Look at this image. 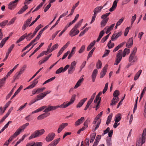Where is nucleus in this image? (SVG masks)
<instances>
[{
    "instance_id": "obj_54",
    "label": "nucleus",
    "mask_w": 146,
    "mask_h": 146,
    "mask_svg": "<svg viewBox=\"0 0 146 146\" xmlns=\"http://www.w3.org/2000/svg\"><path fill=\"white\" fill-rule=\"evenodd\" d=\"M8 22V20L4 21H3L2 23H0V25L3 28Z\"/></svg>"
},
{
    "instance_id": "obj_6",
    "label": "nucleus",
    "mask_w": 146,
    "mask_h": 146,
    "mask_svg": "<svg viewBox=\"0 0 146 146\" xmlns=\"http://www.w3.org/2000/svg\"><path fill=\"white\" fill-rule=\"evenodd\" d=\"M19 0H15V1L11 2L9 4L8 8L9 9L13 10L16 7Z\"/></svg>"
},
{
    "instance_id": "obj_25",
    "label": "nucleus",
    "mask_w": 146,
    "mask_h": 146,
    "mask_svg": "<svg viewBox=\"0 0 146 146\" xmlns=\"http://www.w3.org/2000/svg\"><path fill=\"white\" fill-rule=\"evenodd\" d=\"M44 97H45L42 93L36 96L37 99L35 100V101H37L42 99Z\"/></svg>"
},
{
    "instance_id": "obj_3",
    "label": "nucleus",
    "mask_w": 146,
    "mask_h": 146,
    "mask_svg": "<svg viewBox=\"0 0 146 146\" xmlns=\"http://www.w3.org/2000/svg\"><path fill=\"white\" fill-rule=\"evenodd\" d=\"M76 95L73 94L72 95L70 101L68 102H64L60 106H56L57 108H65L68 106L72 104L75 100Z\"/></svg>"
},
{
    "instance_id": "obj_7",
    "label": "nucleus",
    "mask_w": 146,
    "mask_h": 146,
    "mask_svg": "<svg viewBox=\"0 0 146 146\" xmlns=\"http://www.w3.org/2000/svg\"><path fill=\"white\" fill-rule=\"evenodd\" d=\"M55 135L54 133H49L48 135L46 137L45 140L46 141L49 142L52 140L55 137Z\"/></svg>"
},
{
    "instance_id": "obj_53",
    "label": "nucleus",
    "mask_w": 146,
    "mask_h": 146,
    "mask_svg": "<svg viewBox=\"0 0 146 146\" xmlns=\"http://www.w3.org/2000/svg\"><path fill=\"white\" fill-rule=\"evenodd\" d=\"M110 13L109 12L103 15L101 17V18L102 19H107V17L108 16Z\"/></svg>"
},
{
    "instance_id": "obj_8",
    "label": "nucleus",
    "mask_w": 146,
    "mask_h": 146,
    "mask_svg": "<svg viewBox=\"0 0 146 146\" xmlns=\"http://www.w3.org/2000/svg\"><path fill=\"white\" fill-rule=\"evenodd\" d=\"M70 65L68 64L66 65L64 68L63 67H61L57 70L56 72V74H58L61 73V72H63L65 71L69 67Z\"/></svg>"
},
{
    "instance_id": "obj_40",
    "label": "nucleus",
    "mask_w": 146,
    "mask_h": 146,
    "mask_svg": "<svg viewBox=\"0 0 146 146\" xmlns=\"http://www.w3.org/2000/svg\"><path fill=\"white\" fill-rule=\"evenodd\" d=\"M114 44L113 43H111V40H110L108 44V46L109 48H111L113 47Z\"/></svg>"
},
{
    "instance_id": "obj_52",
    "label": "nucleus",
    "mask_w": 146,
    "mask_h": 146,
    "mask_svg": "<svg viewBox=\"0 0 146 146\" xmlns=\"http://www.w3.org/2000/svg\"><path fill=\"white\" fill-rule=\"evenodd\" d=\"M75 69L70 67L68 70V73L69 74H72L74 71Z\"/></svg>"
},
{
    "instance_id": "obj_5",
    "label": "nucleus",
    "mask_w": 146,
    "mask_h": 146,
    "mask_svg": "<svg viewBox=\"0 0 146 146\" xmlns=\"http://www.w3.org/2000/svg\"><path fill=\"white\" fill-rule=\"evenodd\" d=\"M45 131L44 129H41L40 130H37L35 131L29 137V139L38 137L42 135Z\"/></svg>"
},
{
    "instance_id": "obj_48",
    "label": "nucleus",
    "mask_w": 146,
    "mask_h": 146,
    "mask_svg": "<svg viewBox=\"0 0 146 146\" xmlns=\"http://www.w3.org/2000/svg\"><path fill=\"white\" fill-rule=\"evenodd\" d=\"M112 116L111 115H109L108 117L107 120L106 122V124L107 125H108L110 122L111 118H112Z\"/></svg>"
},
{
    "instance_id": "obj_56",
    "label": "nucleus",
    "mask_w": 146,
    "mask_h": 146,
    "mask_svg": "<svg viewBox=\"0 0 146 146\" xmlns=\"http://www.w3.org/2000/svg\"><path fill=\"white\" fill-rule=\"evenodd\" d=\"M102 64L100 60H98L96 64V67L98 68H100L102 67Z\"/></svg>"
},
{
    "instance_id": "obj_51",
    "label": "nucleus",
    "mask_w": 146,
    "mask_h": 146,
    "mask_svg": "<svg viewBox=\"0 0 146 146\" xmlns=\"http://www.w3.org/2000/svg\"><path fill=\"white\" fill-rule=\"evenodd\" d=\"M25 35H23L16 42V43H19L20 42L23 40L25 37V35Z\"/></svg>"
},
{
    "instance_id": "obj_46",
    "label": "nucleus",
    "mask_w": 146,
    "mask_h": 146,
    "mask_svg": "<svg viewBox=\"0 0 146 146\" xmlns=\"http://www.w3.org/2000/svg\"><path fill=\"white\" fill-rule=\"evenodd\" d=\"M110 33L108 34L107 36L103 37L101 40V42L102 43L104 42L108 38Z\"/></svg>"
},
{
    "instance_id": "obj_10",
    "label": "nucleus",
    "mask_w": 146,
    "mask_h": 146,
    "mask_svg": "<svg viewBox=\"0 0 146 146\" xmlns=\"http://www.w3.org/2000/svg\"><path fill=\"white\" fill-rule=\"evenodd\" d=\"M122 34V32L121 31L118 32L117 33H114L111 36V40L112 41L115 40L118 37L121 35Z\"/></svg>"
},
{
    "instance_id": "obj_23",
    "label": "nucleus",
    "mask_w": 146,
    "mask_h": 146,
    "mask_svg": "<svg viewBox=\"0 0 146 146\" xmlns=\"http://www.w3.org/2000/svg\"><path fill=\"white\" fill-rule=\"evenodd\" d=\"M79 1H78L77 2V3L75 4V5H74L73 7H72V8L71 9V11L70 12V13L69 15L68 16H69L70 15H72L74 12V10L78 6V5H79Z\"/></svg>"
},
{
    "instance_id": "obj_29",
    "label": "nucleus",
    "mask_w": 146,
    "mask_h": 146,
    "mask_svg": "<svg viewBox=\"0 0 146 146\" xmlns=\"http://www.w3.org/2000/svg\"><path fill=\"white\" fill-rule=\"evenodd\" d=\"M106 142L107 146H112L111 139V138L107 137Z\"/></svg>"
},
{
    "instance_id": "obj_18",
    "label": "nucleus",
    "mask_w": 146,
    "mask_h": 146,
    "mask_svg": "<svg viewBox=\"0 0 146 146\" xmlns=\"http://www.w3.org/2000/svg\"><path fill=\"white\" fill-rule=\"evenodd\" d=\"M84 120V117H82L80 119H78L77 121L75 122V126H76L79 125L83 123Z\"/></svg>"
},
{
    "instance_id": "obj_39",
    "label": "nucleus",
    "mask_w": 146,
    "mask_h": 146,
    "mask_svg": "<svg viewBox=\"0 0 146 146\" xmlns=\"http://www.w3.org/2000/svg\"><path fill=\"white\" fill-rule=\"evenodd\" d=\"M100 121H98L96 125H94L93 126V127H94V129L93 130V131H95L98 129V128L99 127V125H100Z\"/></svg>"
},
{
    "instance_id": "obj_60",
    "label": "nucleus",
    "mask_w": 146,
    "mask_h": 146,
    "mask_svg": "<svg viewBox=\"0 0 146 146\" xmlns=\"http://www.w3.org/2000/svg\"><path fill=\"white\" fill-rule=\"evenodd\" d=\"M77 62L75 61H73L70 64V67L73 68H74L75 69L76 66V64Z\"/></svg>"
},
{
    "instance_id": "obj_35",
    "label": "nucleus",
    "mask_w": 146,
    "mask_h": 146,
    "mask_svg": "<svg viewBox=\"0 0 146 146\" xmlns=\"http://www.w3.org/2000/svg\"><path fill=\"white\" fill-rule=\"evenodd\" d=\"M101 98L98 96H96V98L95 99L94 102L95 103L100 104L101 100Z\"/></svg>"
},
{
    "instance_id": "obj_32",
    "label": "nucleus",
    "mask_w": 146,
    "mask_h": 146,
    "mask_svg": "<svg viewBox=\"0 0 146 146\" xmlns=\"http://www.w3.org/2000/svg\"><path fill=\"white\" fill-rule=\"evenodd\" d=\"M95 43V40H94L92 42L88 47L87 48V51L90 50L94 46Z\"/></svg>"
},
{
    "instance_id": "obj_9",
    "label": "nucleus",
    "mask_w": 146,
    "mask_h": 146,
    "mask_svg": "<svg viewBox=\"0 0 146 146\" xmlns=\"http://www.w3.org/2000/svg\"><path fill=\"white\" fill-rule=\"evenodd\" d=\"M79 33L78 30L73 28L70 32L69 35L71 36L72 37L77 35Z\"/></svg>"
},
{
    "instance_id": "obj_41",
    "label": "nucleus",
    "mask_w": 146,
    "mask_h": 146,
    "mask_svg": "<svg viewBox=\"0 0 146 146\" xmlns=\"http://www.w3.org/2000/svg\"><path fill=\"white\" fill-rule=\"evenodd\" d=\"M115 25V24H112L110 27H106L104 29V30H106L107 29L109 30L110 31H111V30L113 28L114 26Z\"/></svg>"
},
{
    "instance_id": "obj_57",
    "label": "nucleus",
    "mask_w": 146,
    "mask_h": 146,
    "mask_svg": "<svg viewBox=\"0 0 146 146\" xmlns=\"http://www.w3.org/2000/svg\"><path fill=\"white\" fill-rule=\"evenodd\" d=\"M108 83H107L106 84L104 88L102 91V93L103 94L105 93L107 90L108 88Z\"/></svg>"
},
{
    "instance_id": "obj_43",
    "label": "nucleus",
    "mask_w": 146,
    "mask_h": 146,
    "mask_svg": "<svg viewBox=\"0 0 146 146\" xmlns=\"http://www.w3.org/2000/svg\"><path fill=\"white\" fill-rule=\"evenodd\" d=\"M58 45L57 44H56L52 46L50 50V52H52L53 50H54L58 48Z\"/></svg>"
},
{
    "instance_id": "obj_26",
    "label": "nucleus",
    "mask_w": 146,
    "mask_h": 146,
    "mask_svg": "<svg viewBox=\"0 0 146 146\" xmlns=\"http://www.w3.org/2000/svg\"><path fill=\"white\" fill-rule=\"evenodd\" d=\"M142 72V70H140L138 71L136 73L135 76L134 80H136L139 77L141 73Z\"/></svg>"
},
{
    "instance_id": "obj_44",
    "label": "nucleus",
    "mask_w": 146,
    "mask_h": 146,
    "mask_svg": "<svg viewBox=\"0 0 146 146\" xmlns=\"http://www.w3.org/2000/svg\"><path fill=\"white\" fill-rule=\"evenodd\" d=\"M14 46L15 45L14 44H13L12 45H11V46H10V48L8 49V52H7L6 54L9 55V54L11 52L13 49L14 47Z\"/></svg>"
},
{
    "instance_id": "obj_42",
    "label": "nucleus",
    "mask_w": 146,
    "mask_h": 146,
    "mask_svg": "<svg viewBox=\"0 0 146 146\" xmlns=\"http://www.w3.org/2000/svg\"><path fill=\"white\" fill-rule=\"evenodd\" d=\"M21 132H22V131H21V129L19 128L16 131L13 135L16 137L17 135L20 134Z\"/></svg>"
},
{
    "instance_id": "obj_2",
    "label": "nucleus",
    "mask_w": 146,
    "mask_h": 146,
    "mask_svg": "<svg viewBox=\"0 0 146 146\" xmlns=\"http://www.w3.org/2000/svg\"><path fill=\"white\" fill-rule=\"evenodd\" d=\"M57 107L56 106H53L48 105V106H47L46 108H45V110L43 111V112L45 113L38 116L37 117V119L38 120L42 119L47 117L50 114V113H48V112L56 110L57 109Z\"/></svg>"
},
{
    "instance_id": "obj_36",
    "label": "nucleus",
    "mask_w": 146,
    "mask_h": 146,
    "mask_svg": "<svg viewBox=\"0 0 146 146\" xmlns=\"http://www.w3.org/2000/svg\"><path fill=\"white\" fill-rule=\"evenodd\" d=\"M16 88V86H15L12 89L10 92L6 96V99H8L12 95V93L13 92L14 89Z\"/></svg>"
},
{
    "instance_id": "obj_28",
    "label": "nucleus",
    "mask_w": 146,
    "mask_h": 146,
    "mask_svg": "<svg viewBox=\"0 0 146 146\" xmlns=\"http://www.w3.org/2000/svg\"><path fill=\"white\" fill-rule=\"evenodd\" d=\"M9 36L7 37L3 38L0 44V48H1L3 47V46L5 44V42L9 39Z\"/></svg>"
},
{
    "instance_id": "obj_21",
    "label": "nucleus",
    "mask_w": 146,
    "mask_h": 146,
    "mask_svg": "<svg viewBox=\"0 0 146 146\" xmlns=\"http://www.w3.org/2000/svg\"><path fill=\"white\" fill-rule=\"evenodd\" d=\"M28 7L27 5H25L23 7H22L21 9L18 12V14H21L23 13Z\"/></svg>"
},
{
    "instance_id": "obj_14",
    "label": "nucleus",
    "mask_w": 146,
    "mask_h": 146,
    "mask_svg": "<svg viewBox=\"0 0 146 146\" xmlns=\"http://www.w3.org/2000/svg\"><path fill=\"white\" fill-rule=\"evenodd\" d=\"M42 25L41 24L39 25L35 29V30L33 33V34L30 37V38L29 40H31L36 35V33L38 31L41 27Z\"/></svg>"
},
{
    "instance_id": "obj_34",
    "label": "nucleus",
    "mask_w": 146,
    "mask_h": 146,
    "mask_svg": "<svg viewBox=\"0 0 146 146\" xmlns=\"http://www.w3.org/2000/svg\"><path fill=\"white\" fill-rule=\"evenodd\" d=\"M108 18L106 19H103L101 21V27H104L106 25L108 20Z\"/></svg>"
},
{
    "instance_id": "obj_31",
    "label": "nucleus",
    "mask_w": 146,
    "mask_h": 146,
    "mask_svg": "<svg viewBox=\"0 0 146 146\" xmlns=\"http://www.w3.org/2000/svg\"><path fill=\"white\" fill-rule=\"evenodd\" d=\"M83 19H82L73 28L77 29L80 27L82 22Z\"/></svg>"
},
{
    "instance_id": "obj_1",
    "label": "nucleus",
    "mask_w": 146,
    "mask_h": 146,
    "mask_svg": "<svg viewBox=\"0 0 146 146\" xmlns=\"http://www.w3.org/2000/svg\"><path fill=\"white\" fill-rule=\"evenodd\" d=\"M123 51L122 50H120L117 53L116 57V60L115 64L117 65L121 61L122 58V56L125 57L126 54H128L130 52L129 49L125 48L122 54Z\"/></svg>"
},
{
    "instance_id": "obj_12",
    "label": "nucleus",
    "mask_w": 146,
    "mask_h": 146,
    "mask_svg": "<svg viewBox=\"0 0 146 146\" xmlns=\"http://www.w3.org/2000/svg\"><path fill=\"white\" fill-rule=\"evenodd\" d=\"M31 22L30 20H27V19L25 21L23 24V25L22 27V29L23 31H24L26 28L28 27H30L31 26H30Z\"/></svg>"
},
{
    "instance_id": "obj_61",
    "label": "nucleus",
    "mask_w": 146,
    "mask_h": 146,
    "mask_svg": "<svg viewBox=\"0 0 146 146\" xmlns=\"http://www.w3.org/2000/svg\"><path fill=\"white\" fill-rule=\"evenodd\" d=\"M110 130V128L108 127L107 129L104 131V133L102 134V136H104L105 134L109 133Z\"/></svg>"
},
{
    "instance_id": "obj_47",
    "label": "nucleus",
    "mask_w": 146,
    "mask_h": 146,
    "mask_svg": "<svg viewBox=\"0 0 146 146\" xmlns=\"http://www.w3.org/2000/svg\"><path fill=\"white\" fill-rule=\"evenodd\" d=\"M55 78V77L54 76L50 78L47 80L46 81L44 82L43 84V85H44L47 83H48L52 81Z\"/></svg>"
},
{
    "instance_id": "obj_24",
    "label": "nucleus",
    "mask_w": 146,
    "mask_h": 146,
    "mask_svg": "<svg viewBox=\"0 0 146 146\" xmlns=\"http://www.w3.org/2000/svg\"><path fill=\"white\" fill-rule=\"evenodd\" d=\"M7 78L5 77L0 79V89L3 87V85L5 84V80Z\"/></svg>"
},
{
    "instance_id": "obj_4",
    "label": "nucleus",
    "mask_w": 146,
    "mask_h": 146,
    "mask_svg": "<svg viewBox=\"0 0 146 146\" xmlns=\"http://www.w3.org/2000/svg\"><path fill=\"white\" fill-rule=\"evenodd\" d=\"M76 95L73 94L72 95L70 101L68 102H64L60 106H56L57 108H65L68 106L72 104L75 100Z\"/></svg>"
},
{
    "instance_id": "obj_16",
    "label": "nucleus",
    "mask_w": 146,
    "mask_h": 146,
    "mask_svg": "<svg viewBox=\"0 0 146 146\" xmlns=\"http://www.w3.org/2000/svg\"><path fill=\"white\" fill-rule=\"evenodd\" d=\"M98 70L96 69H95L93 71L92 75V81L94 82L95 81V79L98 74Z\"/></svg>"
},
{
    "instance_id": "obj_22",
    "label": "nucleus",
    "mask_w": 146,
    "mask_h": 146,
    "mask_svg": "<svg viewBox=\"0 0 146 146\" xmlns=\"http://www.w3.org/2000/svg\"><path fill=\"white\" fill-rule=\"evenodd\" d=\"M60 138H58L53 141L48 146H55L59 142Z\"/></svg>"
},
{
    "instance_id": "obj_58",
    "label": "nucleus",
    "mask_w": 146,
    "mask_h": 146,
    "mask_svg": "<svg viewBox=\"0 0 146 146\" xmlns=\"http://www.w3.org/2000/svg\"><path fill=\"white\" fill-rule=\"evenodd\" d=\"M85 49V46L84 45H83L82 46L80 49L79 50L78 52L80 53H82Z\"/></svg>"
},
{
    "instance_id": "obj_50",
    "label": "nucleus",
    "mask_w": 146,
    "mask_h": 146,
    "mask_svg": "<svg viewBox=\"0 0 146 146\" xmlns=\"http://www.w3.org/2000/svg\"><path fill=\"white\" fill-rule=\"evenodd\" d=\"M90 119L89 118H88L84 122V126L85 127V128H87L88 127V124L90 121Z\"/></svg>"
},
{
    "instance_id": "obj_55",
    "label": "nucleus",
    "mask_w": 146,
    "mask_h": 146,
    "mask_svg": "<svg viewBox=\"0 0 146 146\" xmlns=\"http://www.w3.org/2000/svg\"><path fill=\"white\" fill-rule=\"evenodd\" d=\"M138 99V97H137V99L135 101V103L134 106V109L133 110V113H134L135 111L137 109V102Z\"/></svg>"
},
{
    "instance_id": "obj_37",
    "label": "nucleus",
    "mask_w": 146,
    "mask_h": 146,
    "mask_svg": "<svg viewBox=\"0 0 146 146\" xmlns=\"http://www.w3.org/2000/svg\"><path fill=\"white\" fill-rule=\"evenodd\" d=\"M29 124V123H27L20 127L19 128L21 129V131H23L26 127L28 126Z\"/></svg>"
},
{
    "instance_id": "obj_15",
    "label": "nucleus",
    "mask_w": 146,
    "mask_h": 146,
    "mask_svg": "<svg viewBox=\"0 0 146 146\" xmlns=\"http://www.w3.org/2000/svg\"><path fill=\"white\" fill-rule=\"evenodd\" d=\"M67 123H62L59 126V128H58L57 132L58 133H60L61 131L64 128L67 126Z\"/></svg>"
},
{
    "instance_id": "obj_19",
    "label": "nucleus",
    "mask_w": 146,
    "mask_h": 146,
    "mask_svg": "<svg viewBox=\"0 0 146 146\" xmlns=\"http://www.w3.org/2000/svg\"><path fill=\"white\" fill-rule=\"evenodd\" d=\"M87 100V98H85L81 100L77 105L76 107L77 108H79L81 107L84 104L85 102Z\"/></svg>"
},
{
    "instance_id": "obj_33",
    "label": "nucleus",
    "mask_w": 146,
    "mask_h": 146,
    "mask_svg": "<svg viewBox=\"0 0 146 146\" xmlns=\"http://www.w3.org/2000/svg\"><path fill=\"white\" fill-rule=\"evenodd\" d=\"M121 114L120 113H118L115 116V122H118L121 119Z\"/></svg>"
},
{
    "instance_id": "obj_17",
    "label": "nucleus",
    "mask_w": 146,
    "mask_h": 146,
    "mask_svg": "<svg viewBox=\"0 0 146 146\" xmlns=\"http://www.w3.org/2000/svg\"><path fill=\"white\" fill-rule=\"evenodd\" d=\"M133 44V38H130L128 41L127 42L126 46L128 48H130Z\"/></svg>"
},
{
    "instance_id": "obj_13",
    "label": "nucleus",
    "mask_w": 146,
    "mask_h": 146,
    "mask_svg": "<svg viewBox=\"0 0 146 146\" xmlns=\"http://www.w3.org/2000/svg\"><path fill=\"white\" fill-rule=\"evenodd\" d=\"M108 67V65L106 64L102 70L100 74V78H102L104 77L106 74Z\"/></svg>"
},
{
    "instance_id": "obj_59",
    "label": "nucleus",
    "mask_w": 146,
    "mask_h": 146,
    "mask_svg": "<svg viewBox=\"0 0 146 146\" xmlns=\"http://www.w3.org/2000/svg\"><path fill=\"white\" fill-rule=\"evenodd\" d=\"M40 15H38L37 17L35 19V20L32 22V23L30 24V26H32L40 18Z\"/></svg>"
},
{
    "instance_id": "obj_49",
    "label": "nucleus",
    "mask_w": 146,
    "mask_h": 146,
    "mask_svg": "<svg viewBox=\"0 0 146 146\" xmlns=\"http://www.w3.org/2000/svg\"><path fill=\"white\" fill-rule=\"evenodd\" d=\"M90 119L89 118H88L84 122V126L85 127V128H87L88 127V124L90 121Z\"/></svg>"
},
{
    "instance_id": "obj_62",
    "label": "nucleus",
    "mask_w": 146,
    "mask_h": 146,
    "mask_svg": "<svg viewBox=\"0 0 146 146\" xmlns=\"http://www.w3.org/2000/svg\"><path fill=\"white\" fill-rule=\"evenodd\" d=\"M110 51V50H106L102 56V57H104L108 55L109 52Z\"/></svg>"
},
{
    "instance_id": "obj_45",
    "label": "nucleus",
    "mask_w": 146,
    "mask_h": 146,
    "mask_svg": "<svg viewBox=\"0 0 146 146\" xmlns=\"http://www.w3.org/2000/svg\"><path fill=\"white\" fill-rule=\"evenodd\" d=\"M90 28V27H89L86 28L84 31H82L81 32L79 36H82L84 34H85L87 31H88L89 29Z\"/></svg>"
},
{
    "instance_id": "obj_30",
    "label": "nucleus",
    "mask_w": 146,
    "mask_h": 146,
    "mask_svg": "<svg viewBox=\"0 0 146 146\" xmlns=\"http://www.w3.org/2000/svg\"><path fill=\"white\" fill-rule=\"evenodd\" d=\"M96 135V133H93L91 134L90 138V143H92L93 142Z\"/></svg>"
},
{
    "instance_id": "obj_38",
    "label": "nucleus",
    "mask_w": 146,
    "mask_h": 146,
    "mask_svg": "<svg viewBox=\"0 0 146 146\" xmlns=\"http://www.w3.org/2000/svg\"><path fill=\"white\" fill-rule=\"evenodd\" d=\"M47 107V106H41L37 109L36 110H35L36 113H38L39 112L41 111L44 110L45 108H46Z\"/></svg>"
},
{
    "instance_id": "obj_27",
    "label": "nucleus",
    "mask_w": 146,
    "mask_h": 146,
    "mask_svg": "<svg viewBox=\"0 0 146 146\" xmlns=\"http://www.w3.org/2000/svg\"><path fill=\"white\" fill-rule=\"evenodd\" d=\"M125 42H124L119 45L114 49L113 52H114L117 51L120 48L122 47Z\"/></svg>"
},
{
    "instance_id": "obj_20",
    "label": "nucleus",
    "mask_w": 146,
    "mask_h": 146,
    "mask_svg": "<svg viewBox=\"0 0 146 146\" xmlns=\"http://www.w3.org/2000/svg\"><path fill=\"white\" fill-rule=\"evenodd\" d=\"M103 8V7L100 6V7H98L95 8L94 10V14L97 15L98 13L100 12L101 11V10Z\"/></svg>"
},
{
    "instance_id": "obj_11",
    "label": "nucleus",
    "mask_w": 146,
    "mask_h": 146,
    "mask_svg": "<svg viewBox=\"0 0 146 146\" xmlns=\"http://www.w3.org/2000/svg\"><path fill=\"white\" fill-rule=\"evenodd\" d=\"M137 60V56L135 54L131 53L129 58V62L132 61L133 62H135Z\"/></svg>"
},
{
    "instance_id": "obj_63",
    "label": "nucleus",
    "mask_w": 146,
    "mask_h": 146,
    "mask_svg": "<svg viewBox=\"0 0 146 146\" xmlns=\"http://www.w3.org/2000/svg\"><path fill=\"white\" fill-rule=\"evenodd\" d=\"M119 95V91L117 90H116L114 91L113 94V97H117Z\"/></svg>"
},
{
    "instance_id": "obj_64",
    "label": "nucleus",
    "mask_w": 146,
    "mask_h": 146,
    "mask_svg": "<svg viewBox=\"0 0 146 146\" xmlns=\"http://www.w3.org/2000/svg\"><path fill=\"white\" fill-rule=\"evenodd\" d=\"M143 144L141 142V140L139 139L138 140L136 143V146H141Z\"/></svg>"
}]
</instances>
